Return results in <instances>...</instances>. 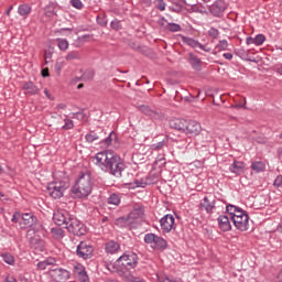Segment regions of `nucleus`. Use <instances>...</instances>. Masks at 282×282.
I'll return each mask as SVG.
<instances>
[{
	"label": "nucleus",
	"mask_w": 282,
	"mask_h": 282,
	"mask_svg": "<svg viewBox=\"0 0 282 282\" xmlns=\"http://www.w3.org/2000/svg\"><path fill=\"white\" fill-rule=\"evenodd\" d=\"M69 188V178L65 177L59 181L48 183L46 192L53 199H61Z\"/></svg>",
	"instance_id": "7ed1b4c3"
},
{
	"label": "nucleus",
	"mask_w": 282,
	"mask_h": 282,
	"mask_svg": "<svg viewBox=\"0 0 282 282\" xmlns=\"http://www.w3.org/2000/svg\"><path fill=\"white\" fill-rule=\"evenodd\" d=\"M94 76H95V73L94 70H88L84 74V79L85 80H93L94 79Z\"/></svg>",
	"instance_id": "603ef678"
},
{
	"label": "nucleus",
	"mask_w": 282,
	"mask_h": 282,
	"mask_svg": "<svg viewBox=\"0 0 282 282\" xmlns=\"http://www.w3.org/2000/svg\"><path fill=\"white\" fill-rule=\"evenodd\" d=\"M56 109H57V110L67 109V105H65V104H58V105L56 106Z\"/></svg>",
	"instance_id": "0e129e2a"
},
{
	"label": "nucleus",
	"mask_w": 282,
	"mask_h": 282,
	"mask_svg": "<svg viewBox=\"0 0 282 282\" xmlns=\"http://www.w3.org/2000/svg\"><path fill=\"white\" fill-rule=\"evenodd\" d=\"M70 3L73 8H76L77 10H83V2L80 0H72Z\"/></svg>",
	"instance_id": "de8ad7c7"
},
{
	"label": "nucleus",
	"mask_w": 282,
	"mask_h": 282,
	"mask_svg": "<svg viewBox=\"0 0 282 282\" xmlns=\"http://www.w3.org/2000/svg\"><path fill=\"white\" fill-rule=\"evenodd\" d=\"M52 235L54 237V239H63V237H65V231H63V229L61 228H52Z\"/></svg>",
	"instance_id": "473e14b6"
},
{
	"label": "nucleus",
	"mask_w": 282,
	"mask_h": 282,
	"mask_svg": "<svg viewBox=\"0 0 282 282\" xmlns=\"http://www.w3.org/2000/svg\"><path fill=\"white\" fill-rule=\"evenodd\" d=\"M142 215H144V209L141 207H134L133 210L128 215L127 218L120 217L116 220L117 226H127L130 224H135L138 219H142Z\"/></svg>",
	"instance_id": "20e7f679"
},
{
	"label": "nucleus",
	"mask_w": 282,
	"mask_h": 282,
	"mask_svg": "<svg viewBox=\"0 0 282 282\" xmlns=\"http://www.w3.org/2000/svg\"><path fill=\"white\" fill-rule=\"evenodd\" d=\"M186 120L184 119H173L170 121L171 129H175L176 131H181L182 133H185L186 131Z\"/></svg>",
	"instance_id": "6ab92c4d"
},
{
	"label": "nucleus",
	"mask_w": 282,
	"mask_h": 282,
	"mask_svg": "<svg viewBox=\"0 0 282 282\" xmlns=\"http://www.w3.org/2000/svg\"><path fill=\"white\" fill-rule=\"evenodd\" d=\"M243 169H246V164L243 162L235 161L230 165L229 171L236 175H241V173H243Z\"/></svg>",
	"instance_id": "aec40b11"
},
{
	"label": "nucleus",
	"mask_w": 282,
	"mask_h": 282,
	"mask_svg": "<svg viewBox=\"0 0 282 282\" xmlns=\"http://www.w3.org/2000/svg\"><path fill=\"white\" fill-rule=\"evenodd\" d=\"M91 188H94V183L91 182V174L86 173L76 181L75 185L72 188V193L73 195H75V197H77V199H83L91 195Z\"/></svg>",
	"instance_id": "f03ea898"
},
{
	"label": "nucleus",
	"mask_w": 282,
	"mask_h": 282,
	"mask_svg": "<svg viewBox=\"0 0 282 282\" xmlns=\"http://www.w3.org/2000/svg\"><path fill=\"white\" fill-rule=\"evenodd\" d=\"M91 254H94V247H91V245L80 242L77 246V257H80L82 259H90Z\"/></svg>",
	"instance_id": "9d476101"
},
{
	"label": "nucleus",
	"mask_w": 282,
	"mask_h": 282,
	"mask_svg": "<svg viewBox=\"0 0 282 282\" xmlns=\"http://www.w3.org/2000/svg\"><path fill=\"white\" fill-rule=\"evenodd\" d=\"M246 43L247 45H254V37L252 36L247 37Z\"/></svg>",
	"instance_id": "13d9d810"
},
{
	"label": "nucleus",
	"mask_w": 282,
	"mask_h": 282,
	"mask_svg": "<svg viewBox=\"0 0 282 282\" xmlns=\"http://www.w3.org/2000/svg\"><path fill=\"white\" fill-rule=\"evenodd\" d=\"M167 30H170V32H180V30H182V26H180V24L170 23L167 25Z\"/></svg>",
	"instance_id": "c03bdc74"
},
{
	"label": "nucleus",
	"mask_w": 282,
	"mask_h": 282,
	"mask_svg": "<svg viewBox=\"0 0 282 282\" xmlns=\"http://www.w3.org/2000/svg\"><path fill=\"white\" fill-rule=\"evenodd\" d=\"M18 12L20 17H28V14L32 12V8L28 4H21L18 9Z\"/></svg>",
	"instance_id": "c85d7f7f"
},
{
	"label": "nucleus",
	"mask_w": 282,
	"mask_h": 282,
	"mask_svg": "<svg viewBox=\"0 0 282 282\" xmlns=\"http://www.w3.org/2000/svg\"><path fill=\"white\" fill-rule=\"evenodd\" d=\"M19 219H21V214L14 213L11 221H13V224H17V223H19Z\"/></svg>",
	"instance_id": "4d7b16f0"
},
{
	"label": "nucleus",
	"mask_w": 282,
	"mask_h": 282,
	"mask_svg": "<svg viewBox=\"0 0 282 282\" xmlns=\"http://www.w3.org/2000/svg\"><path fill=\"white\" fill-rule=\"evenodd\" d=\"M68 232H72L73 235H76L77 237H80L85 235V227L80 220L76 218H68V224L65 227Z\"/></svg>",
	"instance_id": "0eeeda50"
},
{
	"label": "nucleus",
	"mask_w": 282,
	"mask_h": 282,
	"mask_svg": "<svg viewBox=\"0 0 282 282\" xmlns=\"http://www.w3.org/2000/svg\"><path fill=\"white\" fill-rule=\"evenodd\" d=\"M69 219H72V217H69V213H67V210H57L53 215V220L56 226H63V228H66Z\"/></svg>",
	"instance_id": "1a4fd4ad"
},
{
	"label": "nucleus",
	"mask_w": 282,
	"mask_h": 282,
	"mask_svg": "<svg viewBox=\"0 0 282 282\" xmlns=\"http://www.w3.org/2000/svg\"><path fill=\"white\" fill-rule=\"evenodd\" d=\"M6 282H18V281H17V278H14V276H12V275H8V276L6 278Z\"/></svg>",
	"instance_id": "680f3d73"
},
{
	"label": "nucleus",
	"mask_w": 282,
	"mask_h": 282,
	"mask_svg": "<svg viewBox=\"0 0 282 282\" xmlns=\"http://www.w3.org/2000/svg\"><path fill=\"white\" fill-rule=\"evenodd\" d=\"M139 111L144 113L145 116H149L150 118H153L154 120H161V118H164V115L161 111L153 110L149 106L141 105L138 107Z\"/></svg>",
	"instance_id": "ddd939ff"
},
{
	"label": "nucleus",
	"mask_w": 282,
	"mask_h": 282,
	"mask_svg": "<svg viewBox=\"0 0 282 282\" xmlns=\"http://www.w3.org/2000/svg\"><path fill=\"white\" fill-rule=\"evenodd\" d=\"M57 46L62 52H66L69 48V42L65 39H57Z\"/></svg>",
	"instance_id": "7c9ffc66"
},
{
	"label": "nucleus",
	"mask_w": 282,
	"mask_h": 282,
	"mask_svg": "<svg viewBox=\"0 0 282 282\" xmlns=\"http://www.w3.org/2000/svg\"><path fill=\"white\" fill-rule=\"evenodd\" d=\"M249 220L250 217L248 216V214H246L245 216H240L231 221L238 230H241V232H246V230H248Z\"/></svg>",
	"instance_id": "2eb2a0df"
},
{
	"label": "nucleus",
	"mask_w": 282,
	"mask_h": 282,
	"mask_svg": "<svg viewBox=\"0 0 282 282\" xmlns=\"http://www.w3.org/2000/svg\"><path fill=\"white\" fill-rule=\"evenodd\" d=\"M158 238V236L156 235H154V234H148V235H145V237H144V241H145V243H155V239Z\"/></svg>",
	"instance_id": "37998d69"
},
{
	"label": "nucleus",
	"mask_w": 282,
	"mask_h": 282,
	"mask_svg": "<svg viewBox=\"0 0 282 282\" xmlns=\"http://www.w3.org/2000/svg\"><path fill=\"white\" fill-rule=\"evenodd\" d=\"M64 122L65 124L63 126V129H65L66 131L69 129H74V121H72V119H65Z\"/></svg>",
	"instance_id": "49530a36"
},
{
	"label": "nucleus",
	"mask_w": 282,
	"mask_h": 282,
	"mask_svg": "<svg viewBox=\"0 0 282 282\" xmlns=\"http://www.w3.org/2000/svg\"><path fill=\"white\" fill-rule=\"evenodd\" d=\"M202 126L197 121H186L185 133L186 135H199Z\"/></svg>",
	"instance_id": "4468645a"
},
{
	"label": "nucleus",
	"mask_w": 282,
	"mask_h": 282,
	"mask_svg": "<svg viewBox=\"0 0 282 282\" xmlns=\"http://www.w3.org/2000/svg\"><path fill=\"white\" fill-rule=\"evenodd\" d=\"M223 56H224V58H226V61H232V54L231 53H224Z\"/></svg>",
	"instance_id": "bf43d9fd"
},
{
	"label": "nucleus",
	"mask_w": 282,
	"mask_h": 282,
	"mask_svg": "<svg viewBox=\"0 0 282 282\" xmlns=\"http://www.w3.org/2000/svg\"><path fill=\"white\" fill-rule=\"evenodd\" d=\"M113 140H118V137L116 134V132H110V134L108 135V138L105 139L104 144H106V147H110L111 142H113Z\"/></svg>",
	"instance_id": "58836bf2"
},
{
	"label": "nucleus",
	"mask_w": 282,
	"mask_h": 282,
	"mask_svg": "<svg viewBox=\"0 0 282 282\" xmlns=\"http://www.w3.org/2000/svg\"><path fill=\"white\" fill-rule=\"evenodd\" d=\"M149 184V178H140V180H134L132 183H130V186L132 188H144Z\"/></svg>",
	"instance_id": "bb28decb"
},
{
	"label": "nucleus",
	"mask_w": 282,
	"mask_h": 282,
	"mask_svg": "<svg viewBox=\"0 0 282 282\" xmlns=\"http://www.w3.org/2000/svg\"><path fill=\"white\" fill-rule=\"evenodd\" d=\"M273 186L279 188V191H282V176H278L273 183Z\"/></svg>",
	"instance_id": "09e8293b"
},
{
	"label": "nucleus",
	"mask_w": 282,
	"mask_h": 282,
	"mask_svg": "<svg viewBox=\"0 0 282 282\" xmlns=\"http://www.w3.org/2000/svg\"><path fill=\"white\" fill-rule=\"evenodd\" d=\"M108 204L110 206H119L120 205V196H118V194H111L109 197H108Z\"/></svg>",
	"instance_id": "c756f323"
},
{
	"label": "nucleus",
	"mask_w": 282,
	"mask_h": 282,
	"mask_svg": "<svg viewBox=\"0 0 282 282\" xmlns=\"http://www.w3.org/2000/svg\"><path fill=\"white\" fill-rule=\"evenodd\" d=\"M252 171H256V173H261V171H264L265 164L263 162H254L251 164Z\"/></svg>",
	"instance_id": "f704fd0d"
},
{
	"label": "nucleus",
	"mask_w": 282,
	"mask_h": 282,
	"mask_svg": "<svg viewBox=\"0 0 282 282\" xmlns=\"http://www.w3.org/2000/svg\"><path fill=\"white\" fill-rule=\"evenodd\" d=\"M227 213L229 214L230 219H232V217H235V214L237 213V210L239 209L237 206L235 205H228L227 207Z\"/></svg>",
	"instance_id": "a19ab883"
},
{
	"label": "nucleus",
	"mask_w": 282,
	"mask_h": 282,
	"mask_svg": "<svg viewBox=\"0 0 282 282\" xmlns=\"http://www.w3.org/2000/svg\"><path fill=\"white\" fill-rule=\"evenodd\" d=\"M44 58H45V63H48V62H50V58H52V53L45 52Z\"/></svg>",
	"instance_id": "e2e57ef3"
},
{
	"label": "nucleus",
	"mask_w": 282,
	"mask_h": 282,
	"mask_svg": "<svg viewBox=\"0 0 282 282\" xmlns=\"http://www.w3.org/2000/svg\"><path fill=\"white\" fill-rule=\"evenodd\" d=\"M48 275L55 282H67L69 281V271L63 268L48 269Z\"/></svg>",
	"instance_id": "6e6552de"
},
{
	"label": "nucleus",
	"mask_w": 282,
	"mask_h": 282,
	"mask_svg": "<svg viewBox=\"0 0 282 282\" xmlns=\"http://www.w3.org/2000/svg\"><path fill=\"white\" fill-rule=\"evenodd\" d=\"M154 243L156 248L165 249L167 243L166 240H164L162 237L156 236V239L154 240Z\"/></svg>",
	"instance_id": "e433bc0d"
},
{
	"label": "nucleus",
	"mask_w": 282,
	"mask_h": 282,
	"mask_svg": "<svg viewBox=\"0 0 282 282\" xmlns=\"http://www.w3.org/2000/svg\"><path fill=\"white\" fill-rule=\"evenodd\" d=\"M93 162L98 169L106 173H110V175H113L115 177H122V173H124V170L127 169V165H124L120 155L111 150L97 153L93 158Z\"/></svg>",
	"instance_id": "f257e3e1"
},
{
	"label": "nucleus",
	"mask_w": 282,
	"mask_h": 282,
	"mask_svg": "<svg viewBox=\"0 0 282 282\" xmlns=\"http://www.w3.org/2000/svg\"><path fill=\"white\" fill-rule=\"evenodd\" d=\"M117 265L124 268L126 270H132L138 265V254L124 253L117 260Z\"/></svg>",
	"instance_id": "39448f33"
},
{
	"label": "nucleus",
	"mask_w": 282,
	"mask_h": 282,
	"mask_svg": "<svg viewBox=\"0 0 282 282\" xmlns=\"http://www.w3.org/2000/svg\"><path fill=\"white\" fill-rule=\"evenodd\" d=\"M278 153H279V158H281V159H282V148H281V149H279Z\"/></svg>",
	"instance_id": "774afa93"
},
{
	"label": "nucleus",
	"mask_w": 282,
	"mask_h": 282,
	"mask_svg": "<svg viewBox=\"0 0 282 282\" xmlns=\"http://www.w3.org/2000/svg\"><path fill=\"white\" fill-rule=\"evenodd\" d=\"M192 12H199V14H206V8L204 4H192Z\"/></svg>",
	"instance_id": "c9c22d12"
},
{
	"label": "nucleus",
	"mask_w": 282,
	"mask_h": 282,
	"mask_svg": "<svg viewBox=\"0 0 282 282\" xmlns=\"http://www.w3.org/2000/svg\"><path fill=\"white\" fill-rule=\"evenodd\" d=\"M226 10V2L224 0H216L214 4L209 7V12L214 14V17H219L221 12Z\"/></svg>",
	"instance_id": "f3484780"
},
{
	"label": "nucleus",
	"mask_w": 282,
	"mask_h": 282,
	"mask_svg": "<svg viewBox=\"0 0 282 282\" xmlns=\"http://www.w3.org/2000/svg\"><path fill=\"white\" fill-rule=\"evenodd\" d=\"M226 50H228V41L223 40L216 45L215 54H217V52H224Z\"/></svg>",
	"instance_id": "2f4dec72"
},
{
	"label": "nucleus",
	"mask_w": 282,
	"mask_h": 282,
	"mask_svg": "<svg viewBox=\"0 0 282 282\" xmlns=\"http://www.w3.org/2000/svg\"><path fill=\"white\" fill-rule=\"evenodd\" d=\"M213 208H215V200L210 202L208 197H205L199 205V210H206L207 213H213Z\"/></svg>",
	"instance_id": "4be33fe9"
},
{
	"label": "nucleus",
	"mask_w": 282,
	"mask_h": 282,
	"mask_svg": "<svg viewBox=\"0 0 282 282\" xmlns=\"http://www.w3.org/2000/svg\"><path fill=\"white\" fill-rule=\"evenodd\" d=\"M26 239L30 241L32 248H34L35 250H40V252H43L45 243L43 242V240H41V236L36 234V229L34 227L28 230Z\"/></svg>",
	"instance_id": "423d86ee"
},
{
	"label": "nucleus",
	"mask_w": 282,
	"mask_h": 282,
	"mask_svg": "<svg viewBox=\"0 0 282 282\" xmlns=\"http://www.w3.org/2000/svg\"><path fill=\"white\" fill-rule=\"evenodd\" d=\"M79 58L80 54L76 51L69 52L65 57L66 61H78Z\"/></svg>",
	"instance_id": "4c0bfd02"
},
{
	"label": "nucleus",
	"mask_w": 282,
	"mask_h": 282,
	"mask_svg": "<svg viewBox=\"0 0 282 282\" xmlns=\"http://www.w3.org/2000/svg\"><path fill=\"white\" fill-rule=\"evenodd\" d=\"M276 282H282V270L276 275Z\"/></svg>",
	"instance_id": "69168bd1"
},
{
	"label": "nucleus",
	"mask_w": 282,
	"mask_h": 282,
	"mask_svg": "<svg viewBox=\"0 0 282 282\" xmlns=\"http://www.w3.org/2000/svg\"><path fill=\"white\" fill-rule=\"evenodd\" d=\"M263 43H265V35L263 34H258L254 37V45L259 46V45H263Z\"/></svg>",
	"instance_id": "79ce46f5"
},
{
	"label": "nucleus",
	"mask_w": 282,
	"mask_h": 282,
	"mask_svg": "<svg viewBox=\"0 0 282 282\" xmlns=\"http://www.w3.org/2000/svg\"><path fill=\"white\" fill-rule=\"evenodd\" d=\"M73 274L82 282L89 281V276H87V272L85 271V267H83V264L75 265L73 269Z\"/></svg>",
	"instance_id": "a211bd4d"
},
{
	"label": "nucleus",
	"mask_w": 282,
	"mask_h": 282,
	"mask_svg": "<svg viewBox=\"0 0 282 282\" xmlns=\"http://www.w3.org/2000/svg\"><path fill=\"white\" fill-rule=\"evenodd\" d=\"M182 41H183V43H186V45H188L189 47H193L194 50H203V52L212 51V48H210V46H208V44L204 45V44L199 43L197 40L182 36Z\"/></svg>",
	"instance_id": "9b49d317"
},
{
	"label": "nucleus",
	"mask_w": 282,
	"mask_h": 282,
	"mask_svg": "<svg viewBox=\"0 0 282 282\" xmlns=\"http://www.w3.org/2000/svg\"><path fill=\"white\" fill-rule=\"evenodd\" d=\"M188 61L194 69H199L202 67V59L197 55L189 53Z\"/></svg>",
	"instance_id": "b1692460"
},
{
	"label": "nucleus",
	"mask_w": 282,
	"mask_h": 282,
	"mask_svg": "<svg viewBox=\"0 0 282 282\" xmlns=\"http://www.w3.org/2000/svg\"><path fill=\"white\" fill-rule=\"evenodd\" d=\"M88 39H90L89 35H83L82 37H79V41H87Z\"/></svg>",
	"instance_id": "338daca9"
},
{
	"label": "nucleus",
	"mask_w": 282,
	"mask_h": 282,
	"mask_svg": "<svg viewBox=\"0 0 282 282\" xmlns=\"http://www.w3.org/2000/svg\"><path fill=\"white\" fill-rule=\"evenodd\" d=\"M87 142H94L95 140H98V135L88 133L86 134Z\"/></svg>",
	"instance_id": "6e6d98bb"
},
{
	"label": "nucleus",
	"mask_w": 282,
	"mask_h": 282,
	"mask_svg": "<svg viewBox=\"0 0 282 282\" xmlns=\"http://www.w3.org/2000/svg\"><path fill=\"white\" fill-rule=\"evenodd\" d=\"M158 10H160L161 12H164L166 10V3H164V0H158V6H156Z\"/></svg>",
	"instance_id": "3c124183"
},
{
	"label": "nucleus",
	"mask_w": 282,
	"mask_h": 282,
	"mask_svg": "<svg viewBox=\"0 0 282 282\" xmlns=\"http://www.w3.org/2000/svg\"><path fill=\"white\" fill-rule=\"evenodd\" d=\"M227 213L229 214L230 219H232V217H235V214L237 213V210L239 209L237 206L235 205H228L227 207Z\"/></svg>",
	"instance_id": "ea45409f"
},
{
	"label": "nucleus",
	"mask_w": 282,
	"mask_h": 282,
	"mask_svg": "<svg viewBox=\"0 0 282 282\" xmlns=\"http://www.w3.org/2000/svg\"><path fill=\"white\" fill-rule=\"evenodd\" d=\"M54 263H56V260L53 258H50L47 260H44L42 262L37 263V269L39 270H52V268H50L51 265H54Z\"/></svg>",
	"instance_id": "393cba45"
},
{
	"label": "nucleus",
	"mask_w": 282,
	"mask_h": 282,
	"mask_svg": "<svg viewBox=\"0 0 282 282\" xmlns=\"http://www.w3.org/2000/svg\"><path fill=\"white\" fill-rule=\"evenodd\" d=\"M22 89L25 90V94H29L30 96H34L39 94V87L34 85L32 82H28L23 85Z\"/></svg>",
	"instance_id": "5701e85b"
},
{
	"label": "nucleus",
	"mask_w": 282,
	"mask_h": 282,
	"mask_svg": "<svg viewBox=\"0 0 282 282\" xmlns=\"http://www.w3.org/2000/svg\"><path fill=\"white\" fill-rule=\"evenodd\" d=\"M160 224L163 232H171L175 226V218L173 215H165L161 218Z\"/></svg>",
	"instance_id": "f8f14e48"
},
{
	"label": "nucleus",
	"mask_w": 282,
	"mask_h": 282,
	"mask_svg": "<svg viewBox=\"0 0 282 282\" xmlns=\"http://www.w3.org/2000/svg\"><path fill=\"white\" fill-rule=\"evenodd\" d=\"M164 148V141H160L159 143L152 144L153 151H160V149Z\"/></svg>",
	"instance_id": "864d4df0"
},
{
	"label": "nucleus",
	"mask_w": 282,
	"mask_h": 282,
	"mask_svg": "<svg viewBox=\"0 0 282 282\" xmlns=\"http://www.w3.org/2000/svg\"><path fill=\"white\" fill-rule=\"evenodd\" d=\"M208 34L212 36V39H217V36H219V31H217V29H210Z\"/></svg>",
	"instance_id": "5fc2aeb1"
},
{
	"label": "nucleus",
	"mask_w": 282,
	"mask_h": 282,
	"mask_svg": "<svg viewBox=\"0 0 282 282\" xmlns=\"http://www.w3.org/2000/svg\"><path fill=\"white\" fill-rule=\"evenodd\" d=\"M42 76H43L44 78H47V76H50V69H48V68L42 69Z\"/></svg>",
	"instance_id": "052dcab7"
},
{
	"label": "nucleus",
	"mask_w": 282,
	"mask_h": 282,
	"mask_svg": "<svg viewBox=\"0 0 282 282\" xmlns=\"http://www.w3.org/2000/svg\"><path fill=\"white\" fill-rule=\"evenodd\" d=\"M36 224V217L32 214H23L21 216L20 226L21 228H32Z\"/></svg>",
	"instance_id": "dca6fc26"
},
{
	"label": "nucleus",
	"mask_w": 282,
	"mask_h": 282,
	"mask_svg": "<svg viewBox=\"0 0 282 282\" xmlns=\"http://www.w3.org/2000/svg\"><path fill=\"white\" fill-rule=\"evenodd\" d=\"M54 14H56V13H54V7L53 6H48V7L45 8V15L46 17H54Z\"/></svg>",
	"instance_id": "8fccbe9b"
},
{
	"label": "nucleus",
	"mask_w": 282,
	"mask_h": 282,
	"mask_svg": "<svg viewBox=\"0 0 282 282\" xmlns=\"http://www.w3.org/2000/svg\"><path fill=\"white\" fill-rule=\"evenodd\" d=\"M122 278L127 282H144V279H142L140 276H134L131 273H122Z\"/></svg>",
	"instance_id": "cd10ccee"
},
{
	"label": "nucleus",
	"mask_w": 282,
	"mask_h": 282,
	"mask_svg": "<svg viewBox=\"0 0 282 282\" xmlns=\"http://www.w3.org/2000/svg\"><path fill=\"white\" fill-rule=\"evenodd\" d=\"M1 257L4 263H8V265H14V256L11 253H2Z\"/></svg>",
	"instance_id": "72a5a7b5"
},
{
	"label": "nucleus",
	"mask_w": 282,
	"mask_h": 282,
	"mask_svg": "<svg viewBox=\"0 0 282 282\" xmlns=\"http://www.w3.org/2000/svg\"><path fill=\"white\" fill-rule=\"evenodd\" d=\"M245 215H248L245 210L241 208H238V210L231 216V220H235L236 218L243 217Z\"/></svg>",
	"instance_id": "a18cd8bd"
},
{
	"label": "nucleus",
	"mask_w": 282,
	"mask_h": 282,
	"mask_svg": "<svg viewBox=\"0 0 282 282\" xmlns=\"http://www.w3.org/2000/svg\"><path fill=\"white\" fill-rule=\"evenodd\" d=\"M120 250V245L113 240L106 243V251L113 254Z\"/></svg>",
	"instance_id": "a878e982"
},
{
	"label": "nucleus",
	"mask_w": 282,
	"mask_h": 282,
	"mask_svg": "<svg viewBox=\"0 0 282 282\" xmlns=\"http://www.w3.org/2000/svg\"><path fill=\"white\" fill-rule=\"evenodd\" d=\"M218 225H219V228L223 229L224 232H228V230H230V228H231L230 219L228 218V216H219Z\"/></svg>",
	"instance_id": "412c9836"
}]
</instances>
